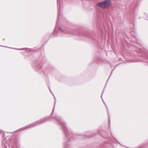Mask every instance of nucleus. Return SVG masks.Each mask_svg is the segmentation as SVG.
I'll use <instances>...</instances> for the list:
<instances>
[{
	"label": "nucleus",
	"mask_w": 148,
	"mask_h": 148,
	"mask_svg": "<svg viewBox=\"0 0 148 148\" xmlns=\"http://www.w3.org/2000/svg\"><path fill=\"white\" fill-rule=\"evenodd\" d=\"M50 117H45L42 119H41L40 120L34 123L26 125L24 127L25 129H28L30 127L35 126L39 124H40L42 123H43L47 121H48Z\"/></svg>",
	"instance_id": "nucleus-1"
},
{
	"label": "nucleus",
	"mask_w": 148,
	"mask_h": 148,
	"mask_svg": "<svg viewBox=\"0 0 148 148\" xmlns=\"http://www.w3.org/2000/svg\"><path fill=\"white\" fill-rule=\"evenodd\" d=\"M111 2L110 0H106L102 2L98 3L97 5L101 8L105 9L107 8L111 5Z\"/></svg>",
	"instance_id": "nucleus-2"
},
{
	"label": "nucleus",
	"mask_w": 148,
	"mask_h": 148,
	"mask_svg": "<svg viewBox=\"0 0 148 148\" xmlns=\"http://www.w3.org/2000/svg\"><path fill=\"white\" fill-rule=\"evenodd\" d=\"M55 119L57 120L59 122V123L62 126V127L64 131L65 134L66 136V137L67 138H69V137L68 135V129L67 127L65 126L64 123L62 122V121H60V120L58 119V117L56 116L55 118Z\"/></svg>",
	"instance_id": "nucleus-3"
},
{
	"label": "nucleus",
	"mask_w": 148,
	"mask_h": 148,
	"mask_svg": "<svg viewBox=\"0 0 148 148\" xmlns=\"http://www.w3.org/2000/svg\"><path fill=\"white\" fill-rule=\"evenodd\" d=\"M57 5H58V15H60V9H59V7H60V3H59V0H57Z\"/></svg>",
	"instance_id": "nucleus-4"
},
{
	"label": "nucleus",
	"mask_w": 148,
	"mask_h": 148,
	"mask_svg": "<svg viewBox=\"0 0 148 148\" xmlns=\"http://www.w3.org/2000/svg\"><path fill=\"white\" fill-rule=\"evenodd\" d=\"M27 49V51H31V49H28V48H23V49H15L17 50H23V49Z\"/></svg>",
	"instance_id": "nucleus-5"
},
{
	"label": "nucleus",
	"mask_w": 148,
	"mask_h": 148,
	"mask_svg": "<svg viewBox=\"0 0 148 148\" xmlns=\"http://www.w3.org/2000/svg\"><path fill=\"white\" fill-rule=\"evenodd\" d=\"M56 102V100L55 101V102H54V107H53V111H52V114H51V115L50 116H51V115L52 114V113L53 112V111H54V108H55V106Z\"/></svg>",
	"instance_id": "nucleus-6"
},
{
	"label": "nucleus",
	"mask_w": 148,
	"mask_h": 148,
	"mask_svg": "<svg viewBox=\"0 0 148 148\" xmlns=\"http://www.w3.org/2000/svg\"><path fill=\"white\" fill-rule=\"evenodd\" d=\"M108 121H109V125H110V118H109V117H108Z\"/></svg>",
	"instance_id": "nucleus-7"
},
{
	"label": "nucleus",
	"mask_w": 148,
	"mask_h": 148,
	"mask_svg": "<svg viewBox=\"0 0 148 148\" xmlns=\"http://www.w3.org/2000/svg\"><path fill=\"white\" fill-rule=\"evenodd\" d=\"M105 88H104V90H103V91L102 94H103V92H104V90H105ZM102 95L101 96V98H102Z\"/></svg>",
	"instance_id": "nucleus-8"
},
{
	"label": "nucleus",
	"mask_w": 148,
	"mask_h": 148,
	"mask_svg": "<svg viewBox=\"0 0 148 148\" xmlns=\"http://www.w3.org/2000/svg\"><path fill=\"white\" fill-rule=\"evenodd\" d=\"M59 29L60 30H61V31H63V30H62V29L61 28H59Z\"/></svg>",
	"instance_id": "nucleus-9"
},
{
	"label": "nucleus",
	"mask_w": 148,
	"mask_h": 148,
	"mask_svg": "<svg viewBox=\"0 0 148 148\" xmlns=\"http://www.w3.org/2000/svg\"><path fill=\"white\" fill-rule=\"evenodd\" d=\"M52 93L53 95V96L54 97L55 99V96H54V95L53 94V93L52 92Z\"/></svg>",
	"instance_id": "nucleus-10"
},
{
	"label": "nucleus",
	"mask_w": 148,
	"mask_h": 148,
	"mask_svg": "<svg viewBox=\"0 0 148 148\" xmlns=\"http://www.w3.org/2000/svg\"><path fill=\"white\" fill-rule=\"evenodd\" d=\"M49 90H50V91L51 92V90H50V88H49Z\"/></svg>",
	"instance_id": "nucleus-11"
},
{
	"label": "nucleus",
	"mask_w": 148,
	"mask_h": 148,
	"mask_svg": "<svg viewBox=\"0 0 148 148\" xmlns=\"http://www.w3.org/2000/svg\"><path fill=\"white\" fill-rule=\"evenodd\" d=\"M64 147H65V145H64Z\"/></svg>",
	"instance_id": "nucleus-12"
},
{
	"label": "nucleus",
	"mask_w": 148,
	"mask_h": 148,
	"mask_svg": "<svg viewBox=\"0 0 148 148\" xmlns=\"http://www.w3.org/2000/svg\"><path fill=\"white\" fill-rule=\"evenodd\" d=\"M112 72H111V74H110V75H111V74H112Z\"/></svg>",
	"instance_id": "nucleus-13"
}]
</instances>
